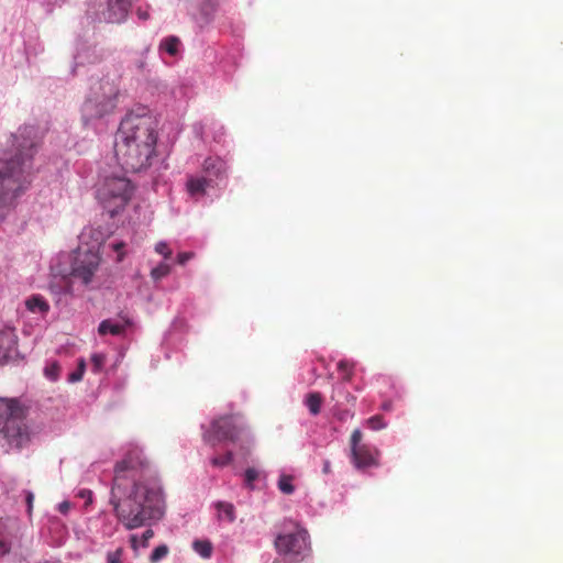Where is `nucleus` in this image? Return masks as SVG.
I'll list each match as a JSON object with an SVG mask.
<instances>
[{"label":"nucleus","mask_w":563,"mask_h":563,"mask_svg":"<svg viewBox=\"0 0 563 563\" xmlns=\"http://www.w3.org/2000/svg\"><path fill=\"white\" fill-rule=\"evenodd\" d=\"M194 551L200 554L201 558L208 559L212 554V542L208 540H196L192 542Z\"/></svg>","instance_id":"obj_21"},{"label":"nucleus","mask_w":563,"mask_h":563,"mask_svg":"<svg viewBox=\"0 0 563 563\" xmlns=\"http://www.w3.org/2000/svg\"><path fill=\"white\" fill-rule=\"evenodd\" d=\"M203 169L210 176H221L227 172V165L221 157H208L203 162Z\"/></svg>","instance_id":"obj_16"},{"label":"nucleus","mask_w":563,"mask_h":563,"mask_svg":"<svg viewBox=\"0 0 563 563\" xmlns=\"http://www.w3.org/2000/svg\"><path fill=\"white\" fill-rule=\"evenodd\" d=\"M336 368L342 373L344 382H351L354 375L355 363L349 360H341L336 364Z\"/></svg>","instance_id":"obj_20"},{"label":"nucleus","mask_w":563,"mask_h":563,"mask_svg":"<svg viewBox=\"0 0 563 563\" xmlns=\"http://www.w3.org/2000/svg\"><path fill=\"white\" fill-rule=\"evenodd\" d=\"M106 364V355L103 353H93L91 355V365L95 373H100Z\"/></svg>","instance_id":"obj_30"},{"label":"nucleus","mask_w":563,"mask_h":563,"mask_svg":"<svg viewBox=\"0 0 563 563\" xmlns=\"http://www.w3.org/2000/svg\"><path fill=\"white\" fill-rule=\"evenodd\" d=\"M216 508L219 511L220 519H225L229 522H233L235 520V509L232 503L218 501L216 504Z\"/></svg>","instance_id":"obj_18"},{"label":"nucleus","mask_w":563,"mask_h":563,"mask_svg":"<svg viewBox=\"0 0 563 563\" xmlns=\"http://www.w3.org/2000/svg\"><path fill=\"white\" fill-rule=\"evenodd\" d=\"M168 552H169L168 547L165 544H161V545L156 547L150 555V562L158 563L159 561H162L163 559H165L167 556Z\"/></svg>","instance_id":"obj_26"},{"label":"nucleus","mask_w":563,"mask_h":563,"mask_svg":"<svg viewBox=\"0 0 563 563\" xmlns=\"http://www.w3.org/2000/svg\"><path fill=\"white\" fill-rule=\"evenodd\" d=\"M26 187L21 178H0V224L5 220L14 207V202Z\"/></svg>","instance_id":"obj_9"},{"label":"nucleus","mask_w":563,"mask_h":563,"mask_svg":"<svg viewBox=\"0 0 563 563\" xmlns=\"http://www.w3.org/2000/svg\"><path fill=\"white\" fill-rule=\"evenodd\" d=\"M1 402L0 416L5 417L0 428L3 438L16 449L27 445L33 432L25 421L23 409L14 399L2 398Z\"/></svg>","instance_id":"obj_4"},{"label":"nucleus","mask_w":563,"mask_h":563,"mask_svg":"<svg viewBox=\"0 0 563 563\" xmlns=\"http://www.w3.org/2000/svg\"><path fill=\"white\" fill-rule=\"evenodd\" d=\"M192 8L197 11L196 19L200 24H208L211 22L216 10L218 8V0H188Z\"/></svg>","instance_id":"obj_12"},{"label":"nucleus","mask_w":563,"mask_h":563,"mask_svg":"<svg viewBox=\"0 0 563 563\" xmlns=\"http://www.w3.org/2000/svg\"><path fill=\"white\" fill-rule=\"evenodd\" d=\"M258 477H260V471H257L256 468L250 467V468L245 470L244 481H245V484L247 487L252 488L253 482L258 479Z\"/></svg>","instance_id":"obj_32"},{"label":"nucleus","mask_w":563,"mask_h":563,"mask_svg":"<svg viewBox=\"0 0 563 563\" xmlns=\"http://www.w3.org/2000/svg\"><path fill=\"white\" fill-rule=\"evenodd\" d=\"M347 415H349V412L342 413V416L340 417V419H344V418H345V416H347Z\"/></svg>","instance_id":"obj_46"},{"label":"nucleus","mask_w":563,"mask_h":563,"mask_svg":"<svg viewBox=\"0 0 563 563\" xmlns=\"http://www.w3.org/2000/svg\"><path fill=\"white\" fill-rule=\"evenodd\" d=\"M125 328H126V324H123L115 320L108 319V320H103L99 324L98 331L101 335H106V334L121 335L124 332Z\"/></svg>","instance_id":"obj_17"},{"label":"nucleus","mask_w":563,"mask_h":563,"mask_svg":"<svg viewBox=\"0 0 563 563\" xmlns=\"http://www.w3.org/2000/svg\"><path fill=\"white\" fill-rule=\"evenodd\" d=\"M111 245H112V247H113V250L115 252H119L124 246V243L123 242H115V243H112Z\"/></svg>","instance_id":"obj_43"},{"label":"nucleus","mask_w":563,"mask_h":563,"mask_svg":"<svg viewBox=\"0 0 563 563\" xmlns=\"http://www.w3.org/2000/svg\"><path fill=\"white\" fill-rule=\"evenodd\" d=\"M155 252L164 260L172 257V250L166 242L161 241L155 245Z\"/></svg>","instance_id":"obj_31"},{"label":"nucleus","mask_w":563,"mask_h":563,"mask_svg":"<svg viewBox=\"0 0 563 563\" xmlns=\"http://www.w3.org/2000/svg\"><path fill=\"white\" fill-rule=\"evenodd\" d=\"M19 356L18 335L12 327L0 329V365Z\"/></svg>","instance_id":"obj_11"},{"label":"nucleus","mask_w":563,"mask_h":563,"mask_svg":"<svg viewBox=\"0 0 563 563\" xmlns=\"http://www.w3.org/2000/svg\"><path fill=\"white\" fill-rule=\"evenodd\" d=\"M159 53L162 56L165 53L170 56H176V36L170 35L164 38L159 44Z\"/></svg>","instance_id":"obj_23"},{"label":"nucleus","mask_w":563,"mask_h":563,"mask_svg":"<svg viewBox=\"0 0 563 563\" xmlns=\"http://www.w3.org/2000/svg\"><path fill=\"white\" fill-rule=\"evenodd\" d=\"M134 192L130 178H103L97 185L96 198L111 218L124 209Z\"/></svg>","instance_id":"obj_5"},{"label":"nucleus","mask_w":563,"mask_h":563,"mask_svg":"<svg viewBox=\"0 0 563 563\" xmlns=\"http://www.w3.org/2000/svg\"><path fill=\"white\" fill-rule=\"evenodd\" d=\"M130 541H131L132 548L134 550H136L137 545H139V537L136 534H132Z\"/></svg>","instance_id":"obj_42"},{"label":"nucleus","mask_w":563,"mask_h":563,"mask_svg":"<svg viewBox=\"0 0 563 563\" xmlns=\"http://www.w3.org/2000/svg\"><path fill=\"white\" fill-rule=\"evenodd\" d=\"M40 144L41 136L37 129L31 125L21 128L14 136V154L9 158L0 159V176L29 174Z\"/></svg>","instance_id":"obj_3"},{"label":"nucleus","mask_w":563,"mask_h":563,"mask_svg":"<svg viewBox=\"0 0 563 563\" xmlns=\"http://www.w3.org/2000/svg\"><path fill=\"white\" fill-rule=\"evenodd\" d=\"M25 501H26V511L29 515H31L33 509V501H34V494L31 490H25Z\"/></svg>","instance_id":"obj_35"},{"label":"nucleus","mask_w":563,"mask_h":563,"mask_svg":"<svg viewBox=\"0 0 563 563\" xmlns=\"http://www.w3.org/2000/svg\"><path fill=\"white\" fill-rule=\"evenodd\" d=\"M153 534L154 533L151 529H147L146 531H144L141 536V545L145 547L146 542L153 537Z\"/></svg>","instance_id":"obj_38"},{"label":"nucleus","mask_w":563,"mask_h":563,"mask_svg":"<svg viewBox=\"0 0 563 563\" xmlns=\"http://www.w3.org/2000/svg\"><path fill=\"white\" fill-rule=\"evenodd\" d=\"M137 67L142 70L145 67V63L142 60L139 63Z\"/></svg>","instance_id":"obj_45"},{"label":"nucleus","mask_w":563,"mask_h":563,"mask_svg":"<svg viewBox=\"0 0 563 563\" xmlns=\"http://www.w3.org/2000/svg\"><path fill=\"white\" fill-rule=\"evenodd\" d=\"M366 424L373 430H379L386 427L382 416H373L367 419Z\"/></svg>","instance_id":"obj_33"},{"label":"nucleus","mask_w":563,"mask_h":563,"mask_svg":"<svg viewBox=\"0 0 563 563\" xmlns=\"http://www.w3.org/2000/svg\"><path fill=\"white\" fill-rule=\"evenodd\" d=\"M136 14H137V16H139L141 20H144V21H145V20H147V19H148V16H150V14H148L147 10H143V9H141V8H139V9H137Z\"/></svg>","instance_id":"obj_41"},{"label":"nucleus","mask_w":563,"mask_h":563,"mask_svg":"<svg viewBox=\"0 0 563 563\" xmlns=\"http://www.w3.org/2000/svg\"><path fill=\"white\" fill-rule=\"evenodd\" d=\"M241 428L236 424L233 416H221L216 418L209 428L202 433L206 443L216 446L222 441L234 443L240 437Z\"/></svg>","instance_id":"obj_8"},{"label":"nucleus","mask_w":563,"mask_h":563,"mask_svg":"<svg viewBox=\"0 0 563 563\" xmlns=\"http://www.w3.org/2000/svg\"><path fill=\"white\" fill-rule=\"evenodd\" d=\"M85 369H86V362L84 358H79L77 368L68 375V382L77 383V382L81 380Z\"/></svg>","instance_id":"obj_27"},{"label":"nucleus","mask_w":563,"mask_h":563,"mask_svg":"<svg viewBox=\"0 0 563 563\" xmlns=\"http://www.w3.org/2000/svg\"><path fill=\"white\" fill-rule=\"evenodd\" d=\"M207 186V178H189L187 189L192 197L200 196Z\"/></svg>","instance_id":"obj_19"},{"label":"nucleus","mask_w":563,"mask_h":563,"mask_svg":"<svg viewBox=\"0 0 563 563\" xmlns=\"http://www.w3.org/2000/svg\"><path fill=\"white\" fill-rule=\"evenodd\" d=\"M192 256H194L192 252L178 253V264L183 265V264L187 263L188 261H190V258H192Z\"/></svg>","instance_id":"obj_37"},{"label":"nucleus","mask_w":563,"mask_h":563,"mask_svg":"<svg viewBox=\"0 0 563 563\" xmlns=\"http://www.w3.org/2000/svg\"><path fill=\"white\" fill-rule=\"evenodd\" d=\"M10 551V544L3 540H0V555H4Z\"/></svg>","instance_id":"obj_40"},{"label":"nucleus","mask_w":563,"mask_h":563,"mask_svg":"<svg viewBox=\"0 0 563 563\" xmlns=\"http://www.w3.org/2000/svg\"><path fill=\"white\" fill-rule=\"evenodd\" d=\"M122 257H123V256H122V254H119V255H118V261H119V262H120V261H122Z\"/></svg>","instance_id":"obj_47"},{"label":"nucleus","mask_w":563,"mask_h":563,"mask_svg":"<svg viewBox=\"0 0 563 563\" xmlns=\"http://www.w3.org/2000/svg\"><path fill=\"white\" fill-rule=\"evenodd\" d=\"M274 545L279 555L296 562L309 556L311 551L309 532L298 523H294V530L280 532L275 539Z\"/></svg>","instance_id":"obj_7"},{"label":"nucleus","mask_w":563,"mask_h":563,"mask_svg":"<svg viewBox=\"0 0 563 563\" xmlns=\"http://www.w3.org/2000/svg\"><path fill=\"white\" fill-rule=\"evenodd\" d=\"M44 375L52 382L59 377V365L56 362L49 363L44 367Z\"/></svg>","instance_id":"obj_29"},{"label":"nucleus","mask_w":563,"mask_h":563,"mask_svg":"<svg viewBox=\"0 0 563 563\" xmlns=\"http://www.w3.org/2000/svg\"><path fill=\"white\" fill-rule=\"evenodd\" d=\"M150 263L152 265L151 276L154 280L157 282L169 274L173 265L175 264V260L173 257L167 258V260L161 258L157 262H154L153 260H151Z\"/></svg>","instance_id":"obj_15"},{"label":"nucleus","mask_w":563,"mask_h":563,"mask_svg":"<svg viewBox=\"0 0 563 563\" xmlns=\"http://www.w3.org/2000/svg\"><path fill=\"white\" fill-rule=\"evenodd\" d=\"M110 505L126 530L151 526L165 512L162 486L137 446L130 449L114 465Z\"/></svg>","instance_id":"obj_1"},{"label":"nucleus","mask_w":563,"mask_h":563,"mask_svg":"<svg viewBox=\"0 0 563 563\" xmlns=\"http://www.w3.org/2000/svg\"><path fill=\"white\" fill-rule=\"evenodd\" d=\"M233 460V453L232 451H228L224 455L214 456L211 459V464L214 467H224L230 465Z\"/></svg>","instance_id":"obj_28"},{"label":"nucleus","mask_w":563,"mask_h":563,"mask_svg":"<svg viewBox=\"0 0 563 563\" xmlns=\"http://www.w3.org/2000/svg\"><path fill=\"white\" fill-rule=\"evenodd\" d=\"M124 555H125V551L123 548H117L115 550H109L106 553V563H125Z\"/></svg>","instance_id":"obj_24"},{"label":"nucleus","mask_w":563,"mask_h":563,"mask_svg":"<svg viewBox=\"0 0 563 563\" xmlns=\"http://www.w3.org/2000/svg\"><path fill=\"white\" fill-rule=\"evenodd\" d=\"M156 125L148 113H129L121 121L114 153L125 173H141L151 164L157 143Z\"/></svg>","instance_id":"obj_2"},{"label":"nucleus","mask_w":563,"mask_h":563,"mask_svg":"<svg viewBox=\"0 0 563 563\" xmlns=\"http://www.w3.org/2000/svg\"><path fill=\"white\" fill-rule=\"evenodd\" d=\"M308 410L311 415H318L322 404V396L319 393H310L307 395Z\"/></svg>","instance_id":"obj_22"},{"label":"nucleus","mask_w":563,"mask_h":563,"mask_svg":"<svg viewBox=\"0 0 563 563\" xmlns=\"http://www.w3.org/2000/svg\"><path fill=\"white\" fill-rule=\"evenodd\" d=\"M362 432L360 429H355L351 435V452L355 449H357L358 446H362L363 444H361V441H362Z\"/></svg>","instance_id":"obj_34"},{"label":"nucleus","mask_w":563,"mask_h":563,"mask_svg":"<svg viewBox=\"0 0 563 563\" xmlns=\"http://www.w3.org/2000/svg\"><path fill=\"white\" fill-rule=\"evenodd\" d=\"M77 496L85 499L87 503L92 500V492L90 489H79Z\"/></svg>","instance_id":"obj_36"},{"label":"nucleus","mask_w":563,"mask_h":563,"mask_svg":"<svg viewBox=\"0 0 563 563\" xmlns=\"http://www.w3.org/2000/svg\"><path fill=\"white\" fill-rule=\"evenodd\" d=\"M70 509V503L69 501H62L58 504V510L63 515H67Z\"/></svg>","instance_id":"obj_39"},{"label":"nucleus","mask_w":563,"mask_h":563,"mask_svg":"<svg viewBox=\"0 0 563 563\" xmlns=\"http://www.w3.org/2000/svg\"><path fill=\"white\" fill-rule=\"evenodd\" d=\"M278 488L284 494H292L295 492V487L292 484V476H289V475L279 476Z\"/></svg>","instance_id":"obj_25"},{"label":"nucleus","mask_w":563,"mask_h":563,"mask_svg":"<svg viewBox=\"0 0 563 563\" xmlns=\"http://www.w3.org/2000/svg\"><path fill=\"white\" fill-rule=\"evenodd\" d=\"M273 563H280V561H274Z\"/></svg>","instance_id":"obj_48"},{"label":"nucleus","mask_w":563,"mask_h":563,"mask_svg":"<svg viewBox=\"0 0 563 563\" xmlns=\"http://www.w3.org/2000/svg\"><path fill=\"white\" fill-rule=\"evenodd\" d=\"M329 470H330V465H329V461H327L324 464L323 471L329 472Z\"/></svg>","instance_id":"obj_44"},{"label":"nucleus","mask_w":563,"mask_h":563,"mask_svg":"<svg viewBox=\"0 0 563 563\" xmlns=\"http://www.w3.org/2000/svg\"><path fill=\"white\" fill-rule=\"evenodd\" d=\"M118 93L117 85L109 79L95 82L84 104L85 114L90 118H100L111 112L115 107Z\"/></svg>","instance_id":"obj_6"},{"label":"nucleus","mask_w":563,"mask_h":563,"mask_svg":"<svg viewBox=\"0 0 563 563\" xmlns=\"http://www.w3.org/2000/svg\"><path fill=\"white\" fill-rule=\"evenodd\" d=\"M351 455L356 468L377 466V457L367 445L356 448Z\"/></svg>","instance_id":"obj_13"},{"label":"nucleus","mask_w":563,"mask_h":563,"mask_svg":"<svg viewBox=\"0 0 563 563\" xmlns=\"http://www.w3.org/2000/svg\"><path fill=\"white\" fill-rule=\"evenodd\" d=\"M25 309L37 318H45L49 311V305L41 295H32L25 300Z\"/></svg>","instance_id":"obj_14"},{"label":"nucleus","mask_w":563,"mask_h":563,"mask_svg":"<svg viewBox=\"0 0 563 563\" xmlns=\"http://www.w3.org/2000/svg\"><path fill=\"white\" fill-rule=\"evenodd\" d=\"M100 264L98 253L89 251L77 258L73 267V277L81 280L84 285H89Z\"/></svg>","instance_id":"obj_10"}]
</instances>
